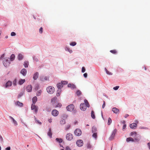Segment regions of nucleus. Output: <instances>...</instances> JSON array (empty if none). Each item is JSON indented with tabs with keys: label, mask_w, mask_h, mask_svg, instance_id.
<instances>
[{
	"label": "nucleus",
	"mask_w": 150,
	"mask_h": 150,
	"mask_svg": "<svg viewBox=\"0 0 150 150\" xmlns=\"http://www.w3.org/2000/svg\"><path fill=\"white\" fill-rule=\"evenodd\" d=\"M9 59L8 57H5L2 59L3 65L6 67H8L10 64L11 62L9 60Z\"/></svg>",
	"instance_id": "f257e3e1"
},
{
	"label": "nucleus",
	"mask_w": 150,
	"mask_h": 150,
	"mask_svg": "<svg viewBox=\"0 0 150 150\" xmlns=\"http://www.w3.org/2000/svg\"><path fill=\"white\" fill-rule=\"evenodd\" d=\"M46 89L48 93L50 94L53 93L55 90L54 88L52 86H48Z\"/></svg>",
	"instance_id": "f03ea898"
},
{
	"label": "nucleus",
	"mask_w": 150,
	"mask_h": 150,
	"mask_svg": "<svg viewBox=\"0 0 150 150\" xmlns=\"http://www.w3.org/2000/svg\"><path fill=\"white\" fill-rule=\"evenodd\" d=\"M117 130L116 129H115L113 130L112 132L111 135L109 138V139L110 140H112L114 138V137L115 136V134L117 132Z\"/></svg>",
	"instance_id": "7ed1b4c3"
},
{
	"label": "nucleus",
	"mask_w": 150,
	"mask_h": 150,
	"mask_svg": "<svg viewBox=\"0 0 150 150\" xmlns=\"http://www.w3.org/2000/svg\"><path fill=\"white\" fill-rule=\"evenodd\" d=\"M74 133L76 136H79L81 134L82 132L81 129L77 128L74 131Z\"/></svg>",
	"instance_id": "20e7f679"
},
{
	"label": "nucleus",
	"mask_w": 150,
	"mask_h": 150,
	"mask_svg": "<svg viewBox=\"0 0 150 150\" xmlns=\"http://www.w3.org/2000/svg\"><path fill=\"white\" fill-rule=\"evenodd\" d=\"M141 137L140 135L137 134L135 135V136L133 137L134 142H139V141L141 139Z\"/></svg>",
	"instance_id": "39448f33"
},
{
	"label": "nucleus",
	"mask_w": 150,
	"mask_h": 150,
	"mask_svg": "<svg viewBox=\"0 0 150 150\" xmlns=\"http://www.w3.org/2000/svg\"><path fill=\"white\" fill-rule=\"evenodd\" d=\"M67 110L69 111H72L74 108V106L73 104L68 105L66 107Z\"/></svg>",
	"instance_id": "423d86ee"
},
{
	"label": "nucleus",
	"mask_w": 150,
	"mask_h": 150,
	"mask_svg": "<svg viewBox=\"0 0 150 150\" xmlns=\"http://www.w3.org/2000/svg\"><path fill=\"white\" fill-rule=\"evenodd\" d=\"M73 136L71 133H67L66 135V138L68 141H71L73 139Z\"/></svg>",
	"instance_id": "0eeeda50"
},
{
	"label": "nucleus",
	"mask_w": 150,
	"mask_h": 150,
	"mask_svg": "<svg viewBox=\"0 0 150 150\" xmlns=\"http://www.w3.org/2000/svg\"><path fill=\"white\" fill-rule=\"evenodd\" d=\"M80 108L81 110L83 111H85L86 109V107L85 106L84 103H81L80 106Z\"/></svg>",
	"instance_id": "6e6552de"
},
{
	"label": "nucleus",
	"mask_w": 150,
	"mask_h": 150,
	"mask_svg": "<svg viewBox=\"0 0 150 150\" xmlns=\"http://www.w3.org/2000/svg\"><path fill=\"white\" fill-rule=\"evenodd\" d=\"M76 144L78 146H81L83 144V142L82 140L79 139L76 141Z\"/></svg>",
	"instance_id": "1a4fd4ad"
},
{
	"label": "nucleus",
	"mask_w": 150,
	"mask_h": 150,
	"mask_svg": "<svg viewBox=\"0 0 150 150\" xmlns=\"http://www.w3.org/2000/svg\"><path fill=\"white\" fill-rule=\"evenodd\" d=\"M59 112L56 110H53L52 112V115L54 117L57 116L59 114Z\"/></svg>",
	"instance_id": "9d476101"
},
{
	"label": "nucleus",
	"mask_w": 150,
	"mask_h": 150,
	"mask_svg": "<svg viewBox=\"0 0 150 150\" xmlns=\"http://www.w3.org/2000/svg\"><path fill=\"white\" fill-rule=\"evenodd\" d=\"M12 82L10 81H8L6 83L5 87L6 88H8L12 85Z\"/></svg>",
	"instance_id": "9b49d317"
},
{
	"label": "nucleus",
	"mask_w": 150,
	"mask_h": 150,
	"mask_svg": "<svg viewBox=\"0 0 150 150\" xmlns=\"http://www.w3.org/2000/svg\"><path fill=\"white\" fill-rule=\"evenodd\" d=\"M67 86L68 88H70L71 89H74L76 88V86L72 83H69L68 84Z\"/></svg>",
	"instance_id": "f8f14e48"
},
{
	"label": "nucleus",
	"mask_w": 150,
	"mask_h": 150,
	"mask_svg": "<svg viewBox=\"0 0 150 150\" xmlns=\"http://www.w3.org/2000/svg\"><path fill=\"white\" fill-rule=\"evenodd\" d=\"M112 110L114 113L116 114H117L119 113V109L115 107L113 108H112Z\"/></svg>",
	"instance_id": "ddd939ff"
},
{
	"label": "nucleus",
	"mask_w": 150,
	"mask_h": 150,
	"mask_svg": "<svg viewBox=\"0 0 150 150\" xmlns=\"http://www.w3.org/2000/svg\"><path fill=\"white\" fill-rule=\"evenodd\" d=\"M32 86L31 85H28L26 87L27 91L28 92H30L32 91Z\"/></svg>",
	"instance_id": "4468645a"
},
{
	"label": "nucleus",
	"mask_w": 150,
	"mask_h": 150,
	"mask_svg": "<svg viewBox=\"0 0 150 150\" xmlns=\"http://www.w3.org/2000/svg\"><path fill=\"white\" fill-rule=\"evenodd\" d=\"M52 105L55 108H60L62 106V104L60 103H53Z\"/></svg>",
	"instance_id": "2eb2a0df"
},
{
	"label": "nucleus",
	"mask_w": 150,
	"mask_h": 150,
	"mask_svg": "<svg viewBox=\"0 0 150 150\" xmlns=\"http://www.w3.org/2000/svg\"><path fill=\"white\" fill-rule=\"evenodd\" d=\"M27 71L26 69L23 68V69L21 71V73L23 76H25L27 74Z\"/></svg>",
	"instance_id": "dca6fc26"
},
{
	"label": "nucleus",
	"mask_w": 150,
	"mask_h": 150,
	"mask_svg": "<svg viewBox=\"0 0 150 150\" xmlns=\"http://www.w3.org/2000/svg\"><path fill=\"white\" fill-rule=\"evenodd\" d=\"M39 76V73L36 72L33 74V78L34 80H36L37 79Z\"/></svg>",
	"instance_id": "f3484780"
},
{
	"label": "nucleus",
	"mask_w": 150,
	"mask_h": 150,
	"mask_svg": "<svg viewBox=\"0 0 150 150\" xmlns=\"http://www.w3.org/2000/svg\"><path fill=\"white\" fill-rule=\"evenodd\" d=\"M130 127L132 129H135L137 126V125L136 123H132L129 125Z\"/></svg>",
	"instance_id": "a211bd4d"
},
{
	"label": "nucleus",
	"mask_w": 150,
	"mask_h": 150,
	"mask_svg": "<svg viewBox=\"0 0 150 150\" xmlns=\"http://www.w3.org/2000/svg\"><path fill=\"white\" fill-rule=\"evenodd\" d=\"M47 135L50 138H51L52 137V132L51 128H49V130L48 132L47 133Z\"/></svg>",
	"instance_id": "6ab92c4d"
},
{
	"label": "nucleus",
	"mask_w": 150,
	"mask_h": 150,
	"mask_svg": "<svg viewBox=\"0 0 150 150\" xmlns=\"http://www.w3.org/2000/svg\"><path fill=\"white\" fill-rule=\"evenodd\" d=\"M9 118L12 120L13 123L15 126H17L18 125V123L11 116H9Z\"/></svg>",
	"instance_id": "aec40b11"
},
{
	"label": "nucleus",
	"mask_w": 150,
	"mask_h": 150,
	"mask_svg": "<svg viewBox=\"0 0 150 150\" xmlns=\"http://www.w3.org/2000/svg\"><path fill=\"white\" fill-rule=\"evenodd\" d=\"M91 131L92 133L97 132V127L95 126H93L92 128Z\"/></svg>",
	"instance_id": "412c9836"
},
{
	"label": "nucleus",
	"mask_w": 150,
	"mask_h": 150,
	"mask_svg": "<svg viewBox=\"0 0 150 150\" xmlns=\"http://www.w3.org/2000/svg\"><path fill=\"white\" fill-rule=\"evenodd\" d=\"M16 105H17L18 106L20 107H22L23 106V104L22 103L18 101H17L16 103Z\"/></svg>",
	"instance_id": "4be33fe9"
},
{
	"label": "nucleus",
	"mask_w": 150,
	"mask_h": 150,
	"mask_svg": "<svg viewBox=\"0 0 150 150\" xmlns=\"http://www.w3.org/2000/svg\"><path fill=\"white\" fill-rule=\"evenodd\" d=\"M18 58L19 60H22L23 57V55L21 54H19L17 57Z\"/></svg>",
	"instance_id": "5701e85b"
},
{
	"label": "nucleus",
	"mask_w": 150,
	"mask_h": 150,
	"mask_svg": "<svg viewBox=\"0 0 150 150\" xmlns=\"http://www.w3.org/2000/svg\"><path fill=\"white\" fill-rule=\"evenodd\" d=\"M25 79H20L18 81V84L20 85H21L23 84L25 81Z\"/></svg>",
	"instance_id": "b1692460"
},
{
	"label": "nucleus",
	"mask_w": 150,
	"mask_h": 150,
	"mask_svg": "<svg viewBox=\"0 0 150 150\" xmlns=\"http://www.w3.org/2000/svg\"><path fill=\"white\" fill-rule=\"evenodd\" d=\"M126 141L128 142H129L130 141L132 142H134V139L131 137L127 138L126 139Z\"/></svg>",
	"instance_id": "393cba45"
},
{
	"label": "nucleus",
	"mask_w": 150,
	"mask_h": 150,
	"mask_svg": "<svg viewBox=\"0 0 150 150\" xmlns=\"http://www.w3.org/2000/svg\"><path fill=\"white\" fill-rule=\"evenodd\" d=\"M37 101V98L35 96L33 97L32 98V102L33 104H35Z\"/></svg>",
	"instance_id": "a878e982"
},
{
	"label": "nucleus",
	"mask_w": 150,
	"mask_h": 150,
	"mask_svg": "<svg viewBox=\"0 0 150 150\" xmlns=\"http://www.w3.org/2000/svg\"><path fill=\"white\" fill-rule=\"evenodd\" d=\"M15 58V55L13 54H12L10 57V60L11 61H13Z\"/></svg>",
	"instance_id": "bb28decb"
},
{
	"label": "nucleus",
	"mask_w": 150,
	"mask_h": 150,
	"mask_svg": "<svg viewBox=\"0 0 150 150\" xmlns=\"http://www.w3.org/2000/svg\"><path fill=\"white\" fill-rule=\"evenodd\" d=\"M65 51L69 52L70 53H71L72 52V51L68 47H66L65 48Z\"/></svg>",
	"instance_id": "cd10ccee"
},
{
	"label": "nucleus",
	"mask_w": 150,
	"mask_h": 150,
	"mask_svg": "<svg viewBox=\"0 0 150 150\" xmlns=\"http://www.w3.org/2000/svg\"><path fill=\"white\" fill-rule=\"evenodd\" d=\"M29 62L28 61H25L24 62L23 65L25 68H27L28 67Z\"/></svg>",
	"instance_id": "c85d7f7f"
},
{
	"label": "nucleus",
	"mask_w": 150,
	"mask_h": 150,
	"mask_svg": "<svg viewBox=\"0 0 150 150\" xmlns=\"http://www.w3.org/2000/svg\"><path fill=\"white\" fill-rule=\"evenodd\" d=\"M57 88H61L63 87L61 82L58 83L57 84Z\"/></svg>",
	"instance_id": "c756f323"
},
{
	"label": "nucleus",
	"mask_w": 150,
	"mask_h": 150,
	"mask_svg": "<svg viewBox=\"0 0 150 150\" xmlns=\"http://www.w3.org/2000/svg\"><path fill=\"white\" fill-rule=\"evenodd\" d=\"M57 99V98L56 97H53L51 99V102L52 105H53V103H56L55 101Z\"/></svg>",
	"instance_id": "7c9ffc66"
},
{
	"label": "nucleus",
	"mask_w": 150,
	"mask_h": 150,
	"mask_svg": "<svg viewBox=\"0 0 150 150\" xmlns=\"http://www.w3.org/2000/svg\"><path fill=\"white\" fill-rule=\"evenodd\" d=\"M93 134L92 135V137L96 139L97 138V132L93 133Z\"/></svg>",
	"instance_id": "2f4dec72"
},
{
	"label": "nucleus",
	"mask_w": 150,
	"mask_h": 150,
	"mask_svg": "<svg viewBox=\"0 0 150 150\" xmlns=\"http://www.w3.org/2000/svg\"><path fill=\"white\" fill-rule=\"evenodd\" d=\"M55 140L57 142L59 143H61L63 141V140L61 138H56L55 139Z\"/></svg>",
	"instance_id": "473e14b6"
},
{
	"label": "nucleus",
	"mask_w": 150,
	"mask_h": 150,
	"mask_svg": "<svg viewBox=\"0 0 150 150\" xmlns=\"http://www.w3.org/2000/svg\"><path fill=\"white\" fill-rule=\"evenodd\" d=\"M91 117L93 119H95L96 118L94 112L93 110H92L91 112Z\"/></svg>",
	"instance_id": "72a5a7b5"
},
{
	"label": "nucleus",
	"mask_w": 150,
	"mask_h": 150,
	"mask_svg": "<svg viewBox=\"0 0 150 150\" xmlns=\"http://www.w3.org/2000/svg\"><path fill=\"white\" fill-rule=\"evenodd\" d=\"M60 123L61 125H63L65 124L66 121L64 119H62L60 120Z\"/></svg>",
	"instance_id": "f704fd0d"
},
{
	"label": "nucleus",
	"mask_w": 150,
	"mask_h": 150,
	"mask_svg": "<svg viewBox=\"0 0 150 150\" xmlns=\"http://www.w3.org/2000/svg\"><path fill=\"white\" fill-rule=\"evenodd\" d=\"M76 94L79 96L81 94V92L80 90H78L76 92Z\"/></svg>",
	"instance_id": "c9c22d12"
},
{
	"label": "nucleus",
	"mask_w": 150,
	"mask_h": 150,
	"mask_svg": "<svg viewBox=\"0 0 150 150\" xmlns=\"http://www.w3.org/2000/svg\"><path fill=\"white\" fill-rule=\"evenodd\" d=\"M33 60L34 61L38 62V59L35 56H33Z\"/></svg>",
	"instance_id": "e433bc0d"
},
{
	"label": "nucleus",
	"mask_w": 150,
	"mask_h": 150,
	"mask_svg": "<svg viewBox=\"0 0 150 150\" xmlns=\"http://www.w3.org/2000/svg\"><path fill=\"white\" fill-rule=\"evenodd\" d=\"M137 133L136 132H131L130 133V136H132V137H134L135 136V135L137 134Z\"/></svg>",
	"instance_id": "4c0bfd02"
},
{
	"label": "nucleus",
	"mask_w": 150,
	"mask_h": 150,
	"mask_svg": "<svg viewBox=\"0 0 150 150\" xmlns=\"http://www.w3.org/2000/svg\"><path fill=\"white\" fill-rule=\"evenodd\" d=\"M34 117L35 118V122L36 123H38L40 125H41L42 124V123L41 122H40L39 120H37L36 118L35 117V116H34Z\"/></svg>",
	"instance_id": "58836bf2"
},
{
	"label": "nucleus",
	"mask_w": 150,
	"mask_h": 150,
	"mask_svg": "<svg viewBox=\"0 0 150 150\" xmlns=\"http://www.w3.org/2000/svg\"><path fill=\"white\" fill-rule=\"evenodd\" d=\"M38 107L37 106H36L35 104H32L31 106V109L32 110H33L34 109Z\"/></svg>",
	"instance_id": "ea45409f"
},
{
	"label": "nucleus",
	"mask_w": 150,
	"mask_h": 150,
	"mask_svg": "<svg viewBox=\"0 0 150 150\" xmlns=\"http://www.w3.org/2000/svg\"><path fill=\"white\" fill-rule=\"evenodd\" d=\"M13 85L14 86H16L17 85V79H15L13 82Z\"/></svg>",
	"instance_id": "a19ab883"
},
{
	"label": "nucleus",
	"mask_w": 150,
	"mask_h": 150,
	"mask_svg": "<svg viewBox=\"0 0 150 150\" xmlns=\"http://www.w3.org/2000/svg\"><path fill=\"white\" fill-rule=\"evenodd\" d=\"M112 120L109 117L108 118V125H110L111 123H112Z\"/></svg>",
	"instance_id": "79ce46f5"
},
{
	"label": "nucleus",
	"mask_w": 150,
	"mask_h": 150,
	"mask_svg": "<svg viewBox=\"0 0 150 150\" xmlns=\"http://www.w3.org/2000/svg\"><path fill=\"white\" fill-rule=\"evenodd\" d=\"M62 85H65L67 84L68 83V81H61Z\"/></svg>",
	"instance_id": "37998d69"
},
{
	"label": "nucleus",
	"mask_w": 150,
	"mask_h": 150,
	"mask_svg": "<svg viewBox=\"0 0 150 150\" xmlns=\"http://www.w3.org/2000/svg\"><path fill=\"white\" fill-rule=\"evenodd\" d=\"M76 42H72L70 43V45L71 46H74L76 45Z\"/></svg>",
	"instance_id": "c03bdc74"
},
{
	"label": "nucleus",
	"mask_w": 150,
	"mask_h": 150,
	"mask_svg": "<svg viewBox=\"0 0 150 150\" xmlns=\"http://www.w3.org/2000/svg\"><path fill=\"white\" fill-rule=\"evenodd\" d=\"M42 92V91L41 90H40L39 91H38L36 93L37 96H39L41 95V93Z\"/></svg>",
	"instance_id": "a18cd8bd"
},
{
	"label": "nucleus",
	"mask_w": 150,
	"mask_h": 150,
	"mask_svg": "<svg viewBox=\"0 0 150 150\" xmlns=\"http://www.w3.org/2000/svg\"><path fill=\"white\" fill-rule=\"evenodd\" d=\"M23 93L22 92H21L18 95V98H20L23 95Z\"/></svg>",
	"instance_id": "49530a36"
},
{
	"label": "nucleus",
	"mask_w": 150,
	"mask_h": 150,
	"mask_svg": "<svg viewBox=\"0 0 150 150\" xmlns=\"http://www.w3.org/2000/svg\"><path fill=\"white\" fill-rule=\"evenodd\" d=\"M45 110L48 112L50 111L51 109L49 107H46L45 109Z\"/></svg>",
	"instance_id": "de8ad7c7"
},
{
	"label": "nucleus",
	"mask_w": 150,
	"mask_h": 150,
	"mask_svg": "<svg viewBox=\"0 0 150 150\" xmlns=\"http://www.w3.org/2000/svg\"><path fill=\"white\" fill-rule=\"evenodd\" d=\"M110 52L114 54H116L117 53V51L114 50H111L110 51Z\"/></svg>",
	"instance_id": "09e8293b"
},
{
	"label": "nucleus",
	"mask_w": 150,
	"mask_h": 150,
	"mask_svg": "<svg viewBox=\"0 0 150 150\" xmlns=\"http://www.w3.org/2000/svg\"><path fill=\"white\" fill-rule=\"evenodd\" d=\"M139 129H148V128L147 127H139Z\"/></svg>",
	"instance_id": "8fccbe9b"
},
{
	"label": "nucleus",
	"mask_w": 150,
	"mask_h": 150,
	"mask_svg": "<svg viewBox=\"0 0 150 150\" xmlns=\"http://www.w3.org/2000/svg\"><path fill=\"white\" fill-rule=\"evenodd\" d=\"M39 33L40 34H42V33L43 32V28L42 27H41L40 28L39 30Z\"/></svg>",
	"instance_id": "3c124183"
},
{
	"label": "nucleus",
	"mask_w": 150,
	"mask_h": 150,
	"mask_svg": "<svg viewBox=\"0 0 150 150\" xmlns=\"http://www.w3.org/2000/svg\"><path fill=\"white\" fill-rule=\"evenodd\" d=\"M16 35V33L13 32H12L11 34V35L12 36H15Z\"/></svg>",
	"instance_id": "603ef678"
},
{
	"label": "nucleus",
	"mask_w": 150,
	"mask_h": 150,
	"mask_svg": "<svg viewBox=\"0 0 150 150\" xmlns=\"http://www.w3.org/2000/svg\"><path fill=\"white\" fill-rule=\"evenodd\" d=\"M70 127L71 126L70 125H67L65 128V130H67L70 128Z\"/></svg>",
	"instance_id": "864d4df0"
},
{
	"label": "nucleus",
	"mask_w": 150,
	"mask_h": 150,
	"mask_svg": "<svg viewBox=\"0 0 150 150\" xmlns=\"http://www.w3.org/2000/svg\"><path fill=\"white\" fill-rule=\"evenodd\" d=\"M119 86H116L115 87H114L113 88V89L114 90H117L118 88H119Z\"/></svg>",
	"instance_id": "5fc2aeb1"
},
{
	"label": "nucleus",
	"mask_w": 150,
	"mask_h": 150,
	"mask_svg": "<svg viewBox=\"0 0 150 150\" xmlns=\"http://www.w3.org/2000/svg\"><path fill=\"white\" fill-rule=\"evenodd\" d=\"M39 88V84H38L36 85V86H35V90H37Z\"/></svg>",
	"instance_id": "6e6d98bb"
},
{
	"label": "nucleus",
	"mask_w": 150,
	"mask_h": 150,
	"mask_svg": "<svg viewBox=\"0 0 150 150\" xmlns=\"http://www.w3.org/2000/svg\"><path fill=\"white\" fill-rule=\"evenodd\" d=\"M86 69L84 67H83L82 68L81 72L82 73H84Z\"/></svg>",
	"instance_id": "4d7b16f0"
},
{
	"label": "nucleus",
	"mask_w": 150,
	"mask_h": 150,
	"mask_svg": "<svg viewBox=\"0 0 150 150\" xmlns=\"http://www.w3.org/2000/svg\"><path fill=\"white\" fill-rule=\"evenodd\" d=\"M87 147L88 149H91V146L89 143H88Z\"/></svg>",
	"instance_id": "13d9d810"
},
{
	"label": "nucleus",
	"mask_w": 150,
	"mask_h": 150,
	"mask_svg": "<svg viewBox=\"0 0 150 150\" xmlns=\"http://www.w3.org/2000/svg\"><path fill=\"white\" fill-rule=\"evenodd\" d=\"M106 73L107 74L109 75H112V73L108 71H107L106 72Z\"/></svg>",
	"instance_id": "bf43d9fd"
},
{
	"label": "nucleus",
	"mask_w": 150,
	"mask_h": 150,
	"mask_svg": "<svg viewBox=\"0 0 150 150\" xmlns=\"http://www.w3.org/2000/svg\"><path fill=\"white\" fill-rule=\"evenodd\" d=\"M38 107H37L36 108L34 109V111L36 113H37L38 111Z\"/></svg>",
	"instance_id": "052dcab7"
},
{
	"label": "nucleus",
	"mask_w": 150,
	"mask_h": 150,
	"mask_svg": "<svg viewBox=\"0 0 150 150\" xmlns=\"http://www.w3.org/2000/svg\"><path fill=\"white\" fill-rule=\"evenodd\" d=\"M49 78L47 76H45L44 78V81H47L49 80Z\"/></svg>",
	"instance_id": "680f3d73"
},
{
	"label": "nucleus",
	"mask_w": 150,
	"mask_h": 150,
	"mask_svg": "<svg viewBox=\"0 0 150 150\" xmlns=\"http://www.w3.org/2000/svg\"><path fill=\"white\" fill-rule=\"evenodd\" d=\"M83 75L84 77L86 78L87 77V73H85L83 74Z\"/></svg>",
	"instance_id": "e2e57ef3"
},
{
	"label": "nucleus",
	"mask_w": 150,
	"mask_h": 150,
	"mask_svg": "<svg viewBox=\"0 0 150 150\" xmlns=\"http://www.w3.org/2000/svg\"><path fill=\"white\" fill-rule=\"evenodd\" d=\"M85 106H86V107H87L88 108L89 107L90 105L89 104L88 102V103H87L86 104H85Z\"/></svg>",
	"instance_id": "0e129e2a"
},
{
	"label": "nucleus",
	"mask_w": 150,
	"mask_h": 150,
	"mask_svg": "<svg viewBox=\"0 0 150 150\" xmlns=\"http://www.w3.org/2000/svg\"><path fill=\"white\" fill-rule=\"evenodd\" d=\"M61 88H58L57 92L61 93Z\"/></svg>",
	"instance_id": "69168bd1"
},
{
	"label": "nucleus",
	"mask_w": 150,
	"mask_h": 150,
	"mask_svg": "<svg viewBox=\"0 0 150 150\" xmlns=\"http://www.w3.org/2000/svg\"><path fill=\"white\" fill-rule=\"evenodd\" d=\"M66 150H71V149L70 148V147L69 146H67L66 147Z\"/></svg>",
	"instance_id": "338daca9"
},
{
	"label": "nucleus",
	"mask_w": 150,
	"mask_h": 150,
	"mask_svg": "<svg viewBox=\"0 0 150 150\" xmlns=\"http://www.w3.org/2000/svg\"><path fill=\"white\" fill-rule=\"evenodd\" d=\"M5 149L6 150H10L11 147L10 146L7 147V148H6Z\"/></svg>",
	"instance_id": "774afa93"
}]
</instances>
